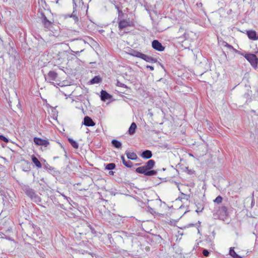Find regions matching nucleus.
Masks as SVG:
<instances>
[{
	"label": "nucleus",
	"mask_w": 258,
	"mask_h": 258,
	"mask_svg": "<svg viewBox=\"0 0 258 258\" xmlns=\"http://www.w3.org/2000/svg\"><path fill=\"white\" fill-rule=\"evenodd\" d=\"M142 59L145 60L147 62H149L155 61V60H154V59L153 58H152V57L149 56L147 55H146L145 54H143Z\"/></svg>",
	"instance_id": "22"
},
{
	"label": "nucleus",
	"mask_w": 258,
	"mask_h": 258,
	"mask_svg": "<svg viewBox=\"0 0 258 258\" xmlns=\"http://www.w3.org/2000/svg\"><path fill=\"white\" fill-rule=\"evenodd\" d=\"M69 143L71 144L72 147L75 149H78L79 147L78 144L73 139L69 138L68 139Z\"/></svg>",
	"instance_id": "25"
},
{
	"label": "nucleus",
	"mask_w": 258,
	"mask_h": 258,
	"mask_svg": "<svg viewBox=\"0 0 258 258\" xmlns=\"http://www.w3.org/2000/svg\"><path fill=\"white\" fill-rule=\"evenodd\" d=\"M137 128V125L135 122H133L128 130V133L130 135H133L135 133L136 129Z\"/></svg>",
	"instance_id": "20"
},
{
	"label": "nucleus",
	"mask_w": 258,
	"mask_h": 258,
	"mask_svg": "<svg viewBox=\"0 0 258 258\" xmlns=\"http://www.w3.org/2000/svg\"><path fill=\"white\" fill-rule=\"evenodd\" d=\"M152 152L150 150H146L144 151L142 154V157L146 159H149L152 157Z\"/></svg>",
	"instance_id": "15"
},
{
	"label": "nucleus",
	"mask_w": 258,
	"mask_h": 258,
	"mask_svg": "<svg viewBox=\"0 0 258 258\" xmlns=\"http://www.w3.org/2000/svg\"><path fill=\"white\" fill-rule=\"evenodd\" d=\"M116 86H118V87H123L125 88H128V87L126 85H125V84H124L119 81L117 82Z\"/></svg>",
	"instance_id": "29"
},
{
	"label": "nucleus",
	"mask_w": 258,
	"mask_h": 258,
	"mask_svg": "<svg viewBox=\"0 0 258 258\" xmlns=\"http://www.w3.org/2000/svg\"><path fill=\"white\" fill-rule=\"evenodd\" d=\"M134 56L142 58L143 53L137 51H134L132 54Z\"/></svg>",
	"instance_id": "26"
},
{
	"label": "nucleus",
	"mask_w": 258,
	"mask_h": 258,
	"mask_svg": "<svg viewBox=\"0 0 258 258\" xmlns=\"http://www.w3.org/2000/svg\"><path fill=\"white\" fill-rule=\"evenodd\" d=\"M115 167L114 163H109L106 166V169L108 170H112Z\"/></svg>",
	"instance_id": "27"
},
{
	"label": "nucleus",
	"mask_w": 258,
	"mask_h": 258,
	"mask_svg": "<svg viewBox=\"0 0 258 258\" xmlns=\"http://www.w3.org/2000/svg\"><path fill=\"white\" fill-rule=\"evenodd\" d=\"M147 68H149L151 71H153L154 70V67H152V66H147Z\"/></svg>",
	"instance_id": "34"
},
{
	"label": "nucleus",
	"mask_w": 258,
	"mask_h": 258,
	"mask_svg": "<svg viewBox=\"0 0 258 258\" xmlns=\"http://www.w3.org/2000/svg\"><path fill=\"white\" fill-rule=\"evenodd\" d=\"M121 158L123 164H124L125 163V162H126V161H125L124 156H121Z\"/></svg>",
	"instance_id": "33"
},
{
	"label": "nucleus",
	"mask_w": 258,
	"mask_h": 258,
	"mask_svg": "<svg viewBox=\"0 0 258 258\" xmlns=\"http://www.w3.org/2000/svg\"><path fill=\"white\" fill-rule=\"evenodd\" d=\"M48 77L51 81H55L57 77V74L53 71H50L48 74Z\"/></svg>",
	"instance_id": "13"
},
{
	"label": "nucleus",
	"mask_w": 258,
	"mask_h": 258,
	"mask_svg": "<svg viewBox=\"0 0 258 258\" xmlns=\"http://www.w3.org/2000/svg\"><path fill=\"white\" fill-rule=\"evenodd\" d=\"M110 98V95L105 91L102 90L101 92V99L103 101H105Z\"/></svg>",
	"instance_id": "12"
},
{
	"label": "nucleus",
	"mask_w": 258,
	"mask_h": 258,
	"mask_svg": "<svg viewBox=\"0 0 258 258\" xmlns=\"http://www.w3.org/2000/svg\"><path fill=\"white\" fill-rule=\"evenodd\" d=\"M246 34L249 39L252 40H258V36L256 35V32L254 30H248L246 32Z\"/></svg>",
	"instance_id": "8"
},
{
	"label": "nucleus",
	"mask_w": 258,
	"mask_h": 258,
	"mask_svg": "<svg viewBox=\"0 0 258 258\" xmlns=\"http://www.w3.org/2000/svg\"><path fill=\"white\" fill-rule=\"evenodd\" d=\"M217 214L220 219H223L225 218L228 215V210L226 206H223L219 207Z\"/></svg>",
	"instance_id": "5"
},
{
	"label": "nucleus",
	"mask_w": 258,
	"mask_h": 258,
	"mask_svg": "<svg viewBox=\"0 0 258 258\" xmlns=\"http://www.w3.org/2000/svg\"><path fill=\"white\" fill-rule=\"evenodd\" d=\"M101 81V78L99 76H97L94 77L91 80V84L99 83Z\"/></svg>",
	"instance_id": "23"
},
{
	"label": "nucleus",
	"mask_w": 258,
	"mask_h": 258,
	"mask_svg": "<svg viewBox=\"0 0 258 258\" xmlns=\"http://www.w3.org/2000/svg\"><path fill=\"white\" fill-rule=\"evenodd\" d=\"M34 143L38 146H42L45 147H47L49 145V142L47 140H43L40 138H34Z\"/></svg>",
	"instance_id": "6"
},
{
	"label": "nucleus",
	"mask_w": 258,
	"mask_h": 258,
	"mask_svg": "<svg viewBox=\"0 0 258 258\" xmlns=\"http://www.w3.org/2000/svg\"><path fill=\"white\" fill-rule=\"evenodd\" d=\"M244 57L249 62L250 64L254 68L257 67L258 59L254 54L248 53L244 55Z\"/></svg>",
	"instance_id": "4"
},
{
	"label": "nucleus",
	"mask_w": 258,
	"mask_h": 258,
	"mask_svg": "<svg viewBox=\"0 0 258 258\" xmlns=\"http://www.w3.org/2000/svg\"><path fill=\"white\" fill-rule=\"evenodd\" d=\"M76 7H77V5H76V4L75 3L73 5V13L72 14V15H71V17L73 18V19L75 20V21L77 22V21H78L79 19H78V18L77 16V15L76 13V12L77 11Z\"/></svg>",
	"instance_id": "18"
},
{
	"label": "nucleus",
	"mask_w": 258,
	"mask_h": 258,
	"mask_svg": "<svg viewBox=\"0 0 258 258\" xmlns=\"http://www.w3.org/2000/svg\"><path fill=\"white\" fill-rule=\"evenodd\" d=\"M31 159L32 162L35 165V166L38 168H40L42 167L41 163L39 161V160L37 158V157L34 155H33L31 156Z\"/></svg>",
	"instance_id": "11"
},
{
	"label": "nucleus",
	"mask_w": 258,
	"mask_h": 258,
	"mask_svg": "<svg viewBox=\"0 0 258 258\" xmlns=\"http://www.w3.org/2000/svg\"><path fill=\"white\" fill-rule=\"evenodd\" d=\"M0 139L6 143L9 142V140L3 135L0 136Z\"/></svg>",
	"instance_id": "30"
},
{
	"label": "nucleus",
	"mask_w": 258,
	"mask_h": 258,
	"mask_svg": "<svg viewBox=\"0 0 258 258\" xmlns=\"http://www.w3.org/2000/svg\"><path fill=\"white\" fill-rule=\"evenodd\" d=\"M230 255L233 258H243L241 256L237 254L234 250V247H231L229 250Z\"/></svg>",
	"instance_id": "17"
},
{
	"label": "nucleus",
	"mask_w": 258,
	"mask_h": 258,
	"mask_svg": "<svg viewBox=\"0 0 258 258\" xmlns=\"http://www.w3.org/2000/svg\"><path fill=\"white\" fill-rule=\"evenodd\" d=\"M126 155L128 159L132 160H135L138 158L137 155L134 152H127Z\"/></svg>",
	"instance_id": "16"
},
{
	"label": "nucleus",
	"mask_w": 258,
	"mask_h": 258,
	"mask_svg": "<svg viewBox=\"0 0 258 258\" xmlns=\"http://www.w3.org/2000/svg\"><path fill=\"white\" fill-rule=\"evenodd\" d=\"M136 171L137 173L144 174L147 176H152L156 173L155 170H149L145 165L137 168Z\"/></svg>",
	"instance_id": "3"
},
{
	"label": "nucleus",
	"mask_w": 258,
	"mask_h": 258,
	"mask_svg": "<svg viewBox=\"0 0 258 258\" xmlns=\"http://www.w3.org/2000/svg\"><path fill=\"white\" fill-rule=\"evenodd\" d=\"M54 58L56 61H58V64L62 63L68 59V53L66 51L58 52Z\"/></svg>",
	"instance_id": "2"
},
{
	"label": "nucleus",
	"mask_w": 258,
	"mask_h": 258,
	"mask_svg": "<svg viewBox=\"0 0 258 258\" xmlns=\"http://www.w3.org/2000/svg\"><path fill=\"white\" fill-rule=\"evenodd\" d=\"M154 165L155 161L153 160H150L146 163L145 166L149 170H151V169L154 167Z\"/></svg>",
	"instance_id": "19"
},
{
	"label": "nucleus",
	"mask_w": 258,
	"mask_h": 258,
	"mask_svg": "<svg viewBox=\"0 0 258 258\" xmlns=\"http://www.w3.org/2000/svg\"><path fill=\"white\" fill-rule=\"evenodd\" d=\"M222 197L220 196H219L214 200V202L217 204H220L221 203H222Z\"/></svg>",
	"instance_id": "28"
},
{
	"label": "nucleus",
	"mask_w": 258,
	"mask_h": 258,
	"mask_svg": "<svg viewBox=\"0 0 258 258\" xmlns=\"http://www.w3.org/2000/svg\"><path fill=\"white\" fill-rule=\"evenodd\" d=\"M111 143L113 146L116 148H120L121 147V143L116 140L114 139L112 140Z\"/></svg>",
	"instance_id": "24"
},
{
	"label": "nucleus",
	"mask_w": 258,
	"mask_h": 258,
	"mask_svg": "<svg viewBox=\"0 0 258 258\" xmlns=\"http://www.w3.org/2000/svg\"><path fill=\"white\" fill-rule=\"evenodd\" d=\"M84 124L87 126H93L95 123L90 117L85 116L84 119Z\"/></svg>",
	"instance_id": "9"
},
{
	"label": "nucleus",
	"mask_w": 258,
	"mask_h": 258,
	"mask_svg": "<svg viewBox=\"0 0 258 258\" xmlns=\"http://www.w3.org/2000/svg\"><path fill=\"white\" fill-rule=\"evenodd\" d=\"M223 46L226 48L230 52H237V50L236 49L226 42H223Z\"/></svg>",
	"instance_id": "14"
},
{
	"label": "nucleus",
	"mask_w": 258,
	"mask_h": 258,
	"mask_svg": "<svg viewBox=\"0 0 258 258\" xmlns=\"http://www.w3.org/2000/svg\"><path fill=\"white\" fill-rule=\"evenodd\" d=\"M118 24L119 30L120 31H123L124 32H125L127 28L133 27L135 26L134 21L133 20H131L130 18L120 20L118 21Z\"/></svg>",
	"instance_id": "1"
},
{
	"label": "nucleus",
	"mask_w": 258,
	"mask_h": 258,
	"mask_svg": "<svg viewBox=\"0 0 258 258\" xmlns=\"http://www.w3.org/2000/svg\"><path fill=\"white\" fill-rule=\"evenodd\" d=\"M203 254L205 256L208 257L209 255V252L207 249H204L203 251Z\"/></svg>",
	"instance_id": "32"
},
{
	"label": "nucleus",
	"mask_w": 258,
	"mask_h": 258,
	"mask_svg": "<svg viewBox=\"0 0 258 258\" xmlns=\"http://www.w3.org/2000/svg\"><path fill=\"white\" fill-rule=\"evenodd\" d=\"M26 194L31 199L36 198V195L35 194L33 189L31 188H28L26 190Z\"/></svg>",
	"instance_id": "10"
},
{
	"label": "nucleus",
	"mask_w": 258,
	"mask_h": 258,
	"mask_svg": "<svg viewBox=\"0 0 258 258\" xmlns=\"http://www.w3.org/2000/svg\"><path fill=\"white\" fill-rule=\"evenodd\" d=\"M43 23L44 27L47 29H49L51 25V22L48 20L45 16L43 17Z\"/></svg>",
	"instance_id": "21"
},
{
	"label": "nucleus",
	"mask_w": 258,
	"mask_h": 258,
	"mask_svg": "<svg viewBox=\"0 0 258 258\" xmlns=\"http://www.w3.org/2000/svg\"><path fill=\"white\" fill-rule=\"evenodd\" d=\"M124 165L127 167H131L133 165V163L131 161H126Z\"/></svg>",
	"instance_id": "31"
},
{
	"label": "nucleus",
	"mask_w": 258,
	"mask_h": 258,
	"mask_svg": "<svg viewBox=\"0 0 258 258\" xmlns=\"http://www.w3.org/2000/svg\"><path fill=\"white\" fill-rule=\"evenodd\" d=\"M152 45L154 49L159 51H162L165 49V47L162 46L161 43L157 40H154L153 41Z\"/></svg>",
	"instance_id": "7"
}]
</instances>
